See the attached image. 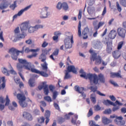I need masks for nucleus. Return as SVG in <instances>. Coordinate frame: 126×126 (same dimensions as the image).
<instances>
[{"label":"nucleus","mask_w":126,"mask_h":126,"mask_svg":"<svg viewBox=\"0 0 126 126\" xmlns=\"http://www.w3.org/2000/svg\"><path fill=\"white\" fill-rule=\"evenodd\" d=\"M39 59L41 60V62L42 63H44L41 64V66L43 70H45V72L40 71L38 69H35V66L32 65L31 63L27 62V60L22 59H18L19 63L17 64V69L19 71H22V69L24 68L27 70H31L33 73L39 74L43 76V77H48L49 74L47 73V71H48V63L46 62V60H47L46 55L42 53L39 57Z\"/></svg>","instance_id":"obj_1"},{"label":"nucleus","mask_w":126,"mask_h":126,"mask_svg":"<svg viewBox=\"0 0 126 126\" xmlns=\"http://www.w3.org/2000/svg\"><path fill=\"white\" fill-rule=\"evenodd\" d=\"M40 51V48H36V49H30L29 47H27L25 48L24 51V46L22 48V51H19L16 50L15 48H11L9 50V53H12L11 58L14 61L17 60V58L18 56H19V53H21V54H24L26 53L28 54V53H37V52H39Z\"/></svg>","instance_id":"obj_2"},{"label":"nucleus","mask_w":126,"mask_h":126,"mask_svg":"<svg viewBox=\"0 0 126 126\" xmlns=\"http://www.w3.org/2000/svg\"><path fill=\"white\" fill-rule=\"evenodd\" d=\"M89 53L91 54V56L90 58L91 62H95V64L96 65H99L101 64L102 63V58L101 56L98 55L97 57V53L93 51L92 49L89 50Z\"/></svg>","instance_id":"obj_3"},{"label":"nucleus","mask_w":126,"mask_h":126,"mask_svg":"<svg viewBox=\"0 0 126 126\" xmlns=\"http://www.w3.org/2000/svg\"><path fill=\"white\" fill-rule=\"evenodd\" d=\"M28 25H29V22H25L21 25L20 28L22 34L18 35L17 37L18 39H24L25 38L26 34H25V31H26L28 29Z\"/></svg>","instance_id":"obj_4"},{"label":"nucleus","mask_w":126,"mask_h":126,"mask_svg":"<svg viewBox=\"0 0 126 126\" xmlns=\"http://www.w3.org/2000/svg\"><path fill=\"white\" fill-rule=\"evenodd\" d=\"M65 48L66 49H71L72 48V44L74 43L73 41V36H67L64 40Z\"/></svg>","instance_id":"obj_5"},{"label":"nucleus","mask_w":126,"mask_h":126,"mask_svg":"<svg viewBox=\"0 0 126 126\" xmlns=\"http://www.w3.org/2000/svg\"><path fill=\"white\" fill-rule=\"evenodd\" d=\"M88 79L90 80L91 83L93 82L94 85L99 84V78H98V76L96 74L91 73V74L88 75Z\"/></svg>","instance_id":"obj_6"},{"label":"nucleus","mask_w":126,"mask_h":126,"mask_svg":"<svg viewBox=\"0 0 126 126\" xmlns=\"http://www.w3.org/2000/svg\"><path fill=\"white\" fill-rule=\"evenodd\" d=\"M124 120V118L122 116H116V119L114 120L116 125L119 126H124L126 125V121Z\"/></svg>","instance_id":"obj_7"},{"label":"nucleus","mask_w":126,"mask_h":126,"mask_svg":"<svg viewBox=\"0 0 126 126\" xmlns=\"http://www.w3.org/2000/svg\"><path fill=\"white\" fill-rule=\"evenodd\" d=\"M48 9H49V7H44L41 9V12L40 13V18H47L49 16V12H48Z\"/></svg>","instance_id":"obj_8"},{"label":"nucleus","mask_w":126,"mask_h":126,"mask_svg":"<svg viewBox=\"0 0 126 126\" xmlns=\"http://www.w3.org/2000/svg\"><path fill=\"white\" fill-rule=\"evenodd\" d=\"M30 7H31V5L27 6L24 9H21L20 11L18 12L17 14L13 16V20H14V19H16V18H17L18 16H21V15H22V14H23V12H24V11H26V10H28V9H29Z\"/></svg>","instance_id":"obj_9"},{"label":"nucleus","mask_w":126,"mask_h":126,"mask_svg":"<svg viewBox=\"0 0 126 126\" xmlns=\"http://www.w3.org/2000/svg\"><path fill=\"white\" fill-rule=\"evenodd\" d=\"M46 82L42 83V85L38 86L39 90H42L43 88L44 92L45 95L49 94V89L48 88V85H46Z\"/></svg>","instance_id":"obj_10"},{"label":"nucleus","mask_w":126,"mask_h":126,"mask_svg":"<svg viewBox=\"0 0 126 126\" xmlns=\"http://www.w3.org/2000/svg\"><path fill=\"white\" fill-rule=\"evenodd\" d=\"M89 89L91 90V91H92V92H93L94 93H95V92H96V93L98 95H99V96H103V97H106V94L101 93V92H100L99 91H97V90L98 89V87H97L96 86H95V87L91 86L89 88Z\"/></svg>","instance_id":"obj_11"},{"label":"nucleus","mask_w":126,"mask_h":126,"mask_svg":"<svg viewBox=\"0 0 126 126\" xmlns=\"http://www.w3.org/2000/svg\"><path fill=\"white\" fill-rule=\"evenodd\" d=\"M117 33L118 36L121 38H126V30L122 28H119L117 29Z\"/></svg>","instance_id":"obj_12"},{"label":"nucleus","mask_w":126,"mask_h":126,"mask_svg":"<svg viewBox=\"0 0 126 126\" xmlns=\"http://www.w3.org/2000/svg\"><path fill=\"white\" fill-rule=\"evenodd\" d=\"M43 25H37L35 27H31L29 28V33H34L35 31H37L38 29H43Z\"/></svg>","instance_id":"obj_13"},{"label":"nucleus","mask_w":126,"mask_h":126,"mask_svg":"<svg viewBox=\"0 0 126 126\" xmlns=\"http://www.w3.org/2000/svg\"><path fill=\"white\" fill-rule=\"evenodd\" d=\"M66 70L68 72H72L74 74H77V68L74 65L68 66Z\"/></svg>","instance_id":"obj_14"},{"label":"nucleus","mask_w":126,"mask_h":126,"mask_svg":"<svg viewBox=\"0 0 126 126\" xmlns=\"http://www.w3.org/2000/svg\"><path fill=\"white\" fill-rule=\"evenodd\" d=\"M16 97L19 101H26V96L23 92H21L20 94H17Z\"/></svg>","instance_id":"obj_15"},{"label":"nucleus","mask_w":126,"mask_h":126,"mask_svg":"<svg viewBox=\"0 0 126 126\" xmlns=\"http://www.w3.org/2000/svg\"><path fill=\"white\" fill-rule=\"evenodd\" d=\"M51 117V111L49 110H46L44 114V118L46 120L45 125L47 126L48 123L50 122V117Z\"/></svg>","instance_id":"obj_16"},{"label":"nucleus","mask_w":126,"mask_h":126,"mask_svg":"<svg viewBox=\"0 0 126 126\" xmlns=\"http://www.w3.org/2000/svg\"><path fill=\"white\" fill-rule=\"evenodd\" d=\"M79 73L81 74L80 75V77L84 78V79H88V75L91 74V73H87L86 72H84V70H83V69H81L79 71Z\"/></svg>","instance_id":"obj_17"},{"label":"nucleus","mask_w":126,"mask_h":126,"mask_svg":"<svg viewBox=\"0 0 126 126\" xmlns=\"http://www.w3.org/2000/svg\"><path fill=\"white\" fill-rule=\"evenodd\" d=\"M103 47V45L102 44V42L100 41V40H96V42L94 45V48L96 50H101Z\"/></svg>","instance_id":"obj_18"},{"label":"nucleus","mask_w":126,"mask_h":126,"mask_svg":"<svg viewBox=\"0 0 126 126\" xmlns=\"http://www.w3.org/2000/svg\"><path fill=\"white\" fill-rule=\"evenodd\" d=\"M2 0L3 3L0 4V10L5 9L9 6V3L7 2H5L6 0Z\"/></svg>","instance_id":"obj_19"},{"label":"nucleus","mask_w":126,"mask_h":126,"mask_svg":"<svg viewBox=\"0 0 126 126\" xmlns=\"http://www.w3.org/2000/svg\"><path fill=\"white\" fill-rule=\"evenodd\" d=\"M89 33V28L88 27H86L84 29V31L82 32V36H84L83 37V39H87L88 38V35L87 34Z\"/></svg>","instance_id":"obj_20"},{"label":"nucleus","mask_w":126,"mask_h":126,"mask_svg":"<svg viewBox=\"0 0 126 126\" xmlns=\"http://www.w3.org/2000/svg\"><path fill=\"white\" fill-rule=\"evenodd\" d=\"M102 103L105 106H110V105H111V106H116V104H115V102H113V101L109 99L103 100Z\"/></svg>","instance_id":"obj_21"},{"label":"nucleus","mask_w":126,"mask_h":126,"mask_svg":"<svg viewBox=\"0 0 126 126\" xmlns=\"http://www.w3.org/2000/svg\"><path fill=\"white\" fill-rule=\"evenodd\" d=\"M23 116L28 121H32L33 120L32 115H31V114H30L29 113H27L26 112H24Z\"/></svg>","instance_id":"obj_22"},{"label":"nucleus","mask_w":126,"mask_h":126,"mask_svg":"<svg viewBox=\"0 0 126 126\" xmlns=\"http://www.w3.org/2000/svg\"><path fill=\"white\" fill-rule=\"evenodd\" d=\"M108 36L110 39H115L117 36V31L114 30L111 31Z\"/></svg>","instance_id":"obj_23"},{"label":"nucleus","mask_w":126,"mask_h":126,"mask_svg":"<svg viewBox=\"0 0 126 126\" xmlns=\"http://www.w3.org/2000/svg\"><path fill=\"white\" fill-rule=\"evenodd\" d=\"M54 34L55 36L53 37V40L58 42L59 41V36L62 35V33L60 32H54Z\"/></svg>","instance_id":"obj_24"},{"label":"nucleus","mask_w":126,"mask_h":126,"mask_svg":"<svg viewBox=\"0 0 126 126\" xmlns=\"http://www.w3.org/2000/svg\"><path fill=\"white\" fill-rule=\"evenodd\" d=\"M74 90L78 93H80L81 91H85L86 90L84 87H80L79 86L76 85L74 87Z\"/></svg>","instance_id":"obj_25"},{"label":"nucleus","mask_w":126,"mask_h":126,"mask_svg":"<svg viewBox=\"0 0 126 126\" xmlns=\"http://www.w3.org/2000/svg\"><path fill=\"white\" fill-rule=\"evenodd\" d=\"M106 44H107L106 51L107 54H111L112 52V44H110V43L109 44V42H106Z\"/></svg>","instance_id":"obj_26"},{"label":"nucleus","mask_w":126,"mask_h":126,"mask_svg":"<svg viewBox=\"0 0 126 126\" xmlns=\"http://www.w3.org/2000/svg\"><path fill=\"white\" fill-rule=\"evenodd\" d=\"M112 56L114 59H117L121 57V54L119 51H116L113 52Z\"/></svg>","instance_id":"obj_27"},{"label":"nucleus","mask_w":126,"mask_h":126,"mask_svg":"<svg viewBox=\"0 0 126 126\" xmlns=\"http://www.w3.org/2000/svg\"><path fill=\"white\" fill-rule=\"evenodd\" d=\"M19 104L22 108H26L28 106L26 100L19 101Z\"/></svg>","instance_id":"obj_28"},{"label":"nucleus","mask_w":126,"mask_h":126,"mask_svg":"<svg viewBox=\"0 0 126 126\" xmlns=\"http://www.w3.org/2000/svg\"><path fill=\"white\" fill-rule=\"evenodd\" d=\"M102 122L104 125H106L110 124V123H111V120L107 118V117H103L102 118Z\"/></svg>","instance_id":"obj_29"},{"label":"nucleus","mask_w":126,"mask_h":126,"mask_svg":"<svg viewBox=\"0 0 126 126\" xmlns=\"http://www.w3.org/2000/svg\"><path fill=\"white\" fill-rule=\"evenodd\" d=\"M1 79L2 81V83L1 84V86H0V89H4V88L5 87V77H2L1 78ZM1 82H0V83Z\"/></svg>","instance_id":"obj_30"},{"label":"nucleus","mask_w":126,"mask_h":126,"mask_svg":"<svg viewBox=\"0 0 126 126\" xmlns=\"http://www.w3.org/2000/svg\"><path fill=\"white\" fill-rule=\"evenodd\" d=\"M98 80H99L100 82L101 83H105V77L104 76V75L102 74H100L98 75Z\"/></svg>","instance_id":"obj_31"},{"label":"nucleus","mask_w":126,"mask_h":126,"mask_svg":"<svg viewBox=\"0 0 126 126\" xmlns=\"http://www.w3.org/2000/svg\"><path fill=\"white\" fill-rule=\"evenodd\" d=\"M90 99L94 104L96 103V95H95V93L92 94L90 95Z\"/></svg>","instance_id":"obj_32"},{"label":"nucleus","mask_w":126,"mask_h":126,"mask_svg":"<svg viewBox=\"0 0 126 126\" xmlns=\"http://www.w3.org/2000/svg\"><path fill=\"white\" fill-rule=\"evenodd\" d=\"M77 119H78V115L77 114H75L74 115V118H72L71 119V123L73 124V125H76V121H77Z\"/></svg>","instance_id":"obj_33"},{"label":"nucleus","mask_w":126,"mask_h":126,"mask_svg":"<svg viewBox=\"0 0 126 126\" xmlns=\"http://www.w3.org/2000/svg\"><path fill=\"white\" fill-rule=\"evenodd\" d=\"M70 78H71V75H70V74H69V72L65 70L64 79H70Z\"/></svg>","instance_id":"obj_34"},{"label":"nucleus","mask_w":126,"mask_h":126,"mask_svg":"<svg viewBox=\"0 0 126 126\" xmlns=\"http://www.w3.org/2000/svg\"><path fill=\"white\" fill-rule=\"evenodd\" d=\"M111 74V77L112 78H115V77H122V76H121V74H119V73H113L111 72L110 73Z\"/></svg>","instance_id":"obj_35"},{"label":"nucleus","mask_w":126,"mask_h":126,"mask_svg":"<svg viewBox=\"0 0 126 126\" xmlns=\"http://www.w3.org/2000/svg\"><path fill=\"white\" fill-rule=\"evenodd\" d=\"M1 71L3 74L5 75H6L7 76H9V72H8V70H7V69L5 67H3L1 68Z\"/></svg>","instance_id":"obj_36"},{"label":"nucleus","mask_w":126,"mask_h":126,"mask_svg":"<svg viewBox=\"0 0 126 126\" xmlns=\"http://www.w3.org/2000/svg\"><path fill=\"white\" fill-rule=\"evenodd\" d=\"M103 114L104 115H111L112 114V109L111 108L106 109L103 112Z\"/></svg>","instance_id":"obj_37"},{"label":"nucleus","mask_w":126,"mask_h":126,"mask_svg":"<svg viewBox=\"0 0 126 126\" xmlns=\"http://www.w3.org/2000/svg\"><path fill=\"white\" fill-rule=\"evenodd\" d=\"M72 115H74L73 113L72 112H69L68 114H66L64 116V120H69L70 119V116H72Z\"/></svg>","instance_id":"obj_38"},{"label":"nucleus","mask_w":126,"mask_h":126,"mask_svg":"<svg viewBox=\"0 0 126 126\" xmlns=\"http://www.w3.org/2000/svg\"><path fill=\"white\" fill-rule=\"evenodd\" d=\"M29 84L31 87H34L35 86V82H34V80L32 79H30L29 80Z\"/></svg>","instance_id":"obj_39"},{"label":"nucleus","mask_w":126,"mask_h":126,"mask_svg":"<svg viewBox=\"0 0 126 126\" xmlns=\"http://www.w3.org/2000/svg\"><path fill=\"white\" fill-rule=\"evenodd\" d=\"M78 29V34L80 37L81 36V23L80 22H79Z\"/></svg>","instance_id":"obj_40"},{"label":"nucleus","mask_w":126,"mask_h":126,"mask_svg":"<svg viewBox=\"0 0 126 126\" xmlns=\"http://www.w3.org/2000/svg\"><path fill=\"white\" fill-rule=\"evenodd\" d=\"M69 8L68 4L66 2H63V10L64 11H67Z\"/></svg>","instance_id":"obj_41"},{"label":"nucleus","mask_w":126,"mask_h":126,"mask_svg":"<svg viewBox=\"0 0 126 126\" xmlns=\"http://www.w3.org/2000/svg\"><path fill=\"white\" fill-rule=\"evenodd\" d=\"M16 4H17L16 1H14V3L10 5V6H9L10 8L12 9V10H14L15 9V7H16L17 6V5H16Z\"/></svg>","instance_id":"obj_42"},{"label":"nucleus","mask_w":126,"mask_h":126,"mask_svg":"<svg viewBox=\"0 0 126 126\" xmlns=\"http://www.w3.org/2000/svg\"><path fill=\"white\" fill-rule=\"evenodd\" d=\"M58 95H59V93H58V92L57 91L54 92L53 94V96H52L53 100H56Z\"/></svg>","instance_id":"obj_43"},{"label":"nucleus","mask_w":126,"mask_h":126,"mask_svg":"<svg viewBox=\"0 0 126 126\" xmlns=\"http://www.w3.org/2000/svg\"><path fill=\"white\" fill-rule=\"evenodd\" d=\"M38 123L39 124H43L45 122V118L44 117H41L37 119Z\"/></svg>","instance_id":"obj_44"},{"label":"nucleus","mask_w":126,"mask_h":126,"mask_svg":"<svg viewBox=\"0 0 126 126\" xmlns=\"http://www.w3.org/2000/svg\"><path fill=\"white\" fill-rule=\"evenodd\" d=\"M50 51H51V48H49L48 49H43L42 50V54H43L44 55H48V54H49Z\"/></svg>","instance_id":"obj_45"},{"label":"nucleus","mask_w":126,"mask_h":126,"mask_svg":"<svg viewBox=\"0 0 126 126\" xmlns=\"http://www.w3.org/2000/svg\"><path fill=\"white\" fill-rule=\"evenodd\" d=\"M10 102V100L9 98H8V95H6V102L5 103V106H8L9 105V103Z\"/></svg>","instance_id":"obj_46"},{"label":"nucleus","mask_w":126,"mask_h":126,"mask_svg":"<svg viewBox=\"0 0 126 126\" xmlns=\"http://www.w3.org/2000/svg\"><path fill=\"white\" fill-rule=\"evenodd\" d=\"M93 115V109L92 108H90L89 110V112L87 114L88 118H89V117H91Z\"/></svg>","instance_id":"obj_47"},{"label":"nucleus","mask_w":126,"mask_h":126,"mask_svg":"<svg viewBox=\"0 0 126 126\" xmlns=\"http://www.w3.org/2000/svg\"><path fill=\"white\" fill-rule=\"evenodd\" d=\"M119 1L121 5H123V6L126 7V0H120Z\"/></svg>","instance_id":"obj_48"},{"label":"nucleus","mask_w":126,"mask_h":126,"mask_svg":"<svg viewBox=\"0 0 126 126\" xmlns=\"http://www.w3.org/2000/svg\"><path fill=\"white\" fill-rule=\"evenodd\" d=\"M38 56V53H36V52H35L32 55H29L28 56V59H32V58H36Z\"/></svg>","instance_id":"obj_49"},{"label":"nucleus","mask_w":126,"mask_h":126,"mask_svg":"<svg viewBox=\"0 0 126 126\" xmlns=\"http://www.w3.org/2000/svg\"><path fill=\"white\" fill-rule=\"evenodd\" d=\"M123 45H124V41L120 42L118 45V50H121L123 48Z\"/></svg>","instance_id":"obj_50"},{"label":"nucleus","mask_w":126,"mask_h":126,"mask_svg":"<svg viewBox=\"0 0 126 126\" xmlns=\"http://www.w3.org/2000/svg\"><path fill=\"white\" fill-rule=\"evenodd\" d=\"M94 111L96 112H98V111H100L101 110V107L99 104H97L96 105H95L94 106Z\"/></svg>","instance_id":"obj_51"},{"label":"nucleus","mask_w":126,"mask_h":126,"mask_svg":"<svg viewBox=\"0 0 126 126\" xmlns=\"http://www.w3.org/2000/svg\"><path fill=\"white\" fill-rule=\"evenodd\" d=\"M89 125H90V126H100L98 125H96V122L94 121H90Z\"/></svg>","instance_id":"obj_52"},{"label":"nucleus","mask_w":126,"mask_h":126,"mask_svg":"<svg viewBox=\"0 0 126 126\" xmlns=\"http://www.w3.org/2000/svg\"><path fill=\"white\" fill-rule=\"evenodd\" d=\"M116 6H117V10H118L119 12H121V11H122V7L120 6V4H119V2H116Z\"/></svg>","instance_id":"obj_53"},{"label":"nucleus","mask_w":126,"mask_h":126,"mask_svg":"<svg viewBox=\"0 0 126 126\" xmlns=\"http://www.w3.org/2000/svg\"><path fill=\"white\" fill-rule=\"evenodd\" d=\"M109 82L111 83V84L114 86L115 87H118V86H119V85H118L117 83L115 82V81H113L112 80H110Z\"/></svg>","instance_id":"obj_54"},{"label":"nucleus","mask_w":126,"mask_h":126,"mask_svg":"<svg viewBox=\"0 0 126 126\" xmlns=\"http://www.w3.org/2000/svg\"><path fill=\"white\" fill-rule=\"evenodd\" d=\"M56 7L57 9H62V7H63V4L62 3V2H58Z\"/></svg>","instance_id":"obj_55"},{"label":"nucleus","mask_w":126,"mask_h":126,"mask_svg":"<svg viewBox=\"0 0 126 126\" xmlns=\"http://www.w3.org/2000/svg\"><path fill=\"white\" fill-rule=\"evenodd\" d=\"M119 106H114V107L112 108V112H116V111H118V110H119Z\"/></svg>","instance_id":"obj_56"},{"label":"nucleus","mask_w":126,"mask_h":126,"mask_svg":"<svg viewBox=\"0 0 126 126\" xmlns=\"http://www.w3.org/2000/svg\"><path fill=\"white\" fill-rule=\"evenodd\" d=\"M44 99H45L47 102H52L53 101L52 98L49 96L44 97Z\"/></svg>","instance_id":"obj_57"},{"label":"nucleus","mask_w":126,"mask_h":126,"mask_svg":"<svg viewBox=\"0 0 126 126\" xmlns=\"http://www.w3.org/2000/svg\"><path fill=\"white\" fill-rule=\"evenodd\" d=\"M53 105L56 110L60 111V106H59V104H58V103L54 102Z\"/></svg>","instance_id":"obj_58"},{"label":"nucleus","mask_w":126,"mask_h":126,"mask_svg":"<svg viewBox=\"0 0 126 126\" xmlns=\"http://www.w3.org/2000/svg\"><path fill=\"white\" fill-rule=\"evenodd\" d=\"M3 32L2 31H1L0 32V39H1V40L2 42H4V38H3Z\"/></svg>","instance_id":"obj_59"},{"label":"nucleus","mask_w":126,"mask_h":126,"mask_svg":"<svg viewBox=\"0 0 126 126\" xmlns=\"http://www.w3.org/2000/svg\"><path fill=\"white\" fill-rule=\"evenodd\" d=\"M109 98L111 101H113V102H115L116 100H117V98H116V97L114 95H110Z\"/></svg>","instance_id":"obj_60"},{"label":"nucleus","mask_w":126,"mask_h":126,"mask_svg":"<svg viewBox=\"0 0 126 126\" xmlns=\"http://www.w3.org/2000/svg\"><path fill=\"white\" fill-rule=\"evenodd\" d=\"M59 49H56L54 52H53V53L52 54V55H54V56H58L59 55Z\"/></svg>","instance_id":"obj_61"},{"label":"nucleus","mask_w":126,"mask_h":126,"mask_svg":"<svg viewBox=\"0 0 126 126\" xmlns=\"http://www.w3.org/2000/svg\"><path fill=\"white\" fill-rule=\"evenodd\" d=\"M117 106V105H118V106H123V103L120 102L119 100H116L115 102L114 103Z\"/></svg>","instance_id":"obj_62"},{"label":"nucleus","mask_w":126,"mask_h":126,"mask_svg":"<svg viewBox=\"0 0 126 126\" xmlns=\"http://www.w3.org/2000/svg\"><path fill=\"white\" fill-rule=\"evenodd\" d=\"M121 113H122L123 114H126V108L123 107L122 108H121Z\"/></svg>","instance_id":"obj_63"},{"label":"nucleus","mask_w":126,"mask_h":126,"mask_svg":"<svg viewBox=\"0 0 126 126\" xmlns=\"http://www.w3.org/2000/svg\"><path fill=\"white\" fill-rule=\"evenodd\" d=\"M7 124L9 126H13V122L12 121H8Z\"/></svg>","instance_id":"obj_64"}]
</instances>
